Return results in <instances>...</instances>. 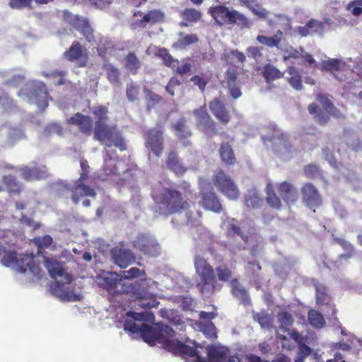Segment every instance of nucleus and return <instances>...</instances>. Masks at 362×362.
<instances>
[{
  "instance_id": "obj_1",
  "label": "nucleus",
  "mask_w": 362,
  "mask_h": 362,
  "mask_svg": "<svg viewBox=\"0 0 362 362\" xmlns=\"http://www.w3.org/2000/svg\"><path fill=\"white\" fill-rule=\"evenodd\" d=\"M124 329L132 334H140L144 341L151 346L159 344L162 348L175 356L194 358L197 356V349L174 339L175 332L169 326L159 322L153 327L142 324L139 326L132 320H126Z\"/></svg>"
},
{
  "instance_id": "obj_2",
  "label": "nucleus",
  "mask_w": 362,
  "mask_h": 362,
  "mask_svg": "<svg viewBox=\"0 0 362 362\" xmlns=\"http://www.w3.org/2000/svg\"><path fill=\"white\" fill-rule=\"evenodd\" d=\"M98 284L110 294H129L135 300L140 301V305L144 308H156L159 304L154 295L148 291L144 280L136 281L129 284L122 278L114 276L112 274L99 278Z\"/></svg>"
},
{
  "instance_id": "obj_3",
  "label": "nucleus",
  "mask_w": 362,
  "mask_h": 362,
  "mask_svg": "<svg viewBox=\"0 0 362 362\" xmlns=\"http://www.w3.org/2000/svg\"><path fill=\"white\" fill-rule=\"evenodd\" d=\"M184 193L174 187H162L154 189L151 193L153 201L161 205L168 215L180 214L190 209L187 196L192 193L191 186L185 182L183 186Z\"/></svg>"
},
{
  "instance_id": "obj_4",
  "label": "nucleus",
  "mask_w": 362,
  "mask_h": 362,
  "mask_svg": "<svg viewBox=\"0 0 362 362\" xmlns=\"http://www.w3.org/2000/svg\"><path fill=\"white\" fill-rule=\"evenodd\" d=\"M194 266L196 287L201 293L211 296L216 291L221 289V285L216 280L215 271L206 259L199 255H195Z\"/></svg>"
},
{
  "instance_id": "obj_5",
  "label": "nucleus",
  "mask_w": 362,
  "mask_h": 362,
  "mask_svg": "<svg viewBox=\"0 0 362 362\" xmlns=\"http://www.w3.org/2000/svg\"><path fill=\"white\" fill-rule=\"evenodd\" d=\"M209 13L219 26L236 25L240 29L250 28V20L235 9H230L224 4L211 6Z\"/></svg>"
},
{
  "instance_id": "obj_6",
  "label": "nucleus",
  "mask_w": 362,
  "mask_h": 362,
  "mask_svg": "<svg viewBox=\"0 0 362 362\" xmlns=\"http://www.w3.org/2000/svg\"><path fill=\"white\" fill-rule=\"evenodd\" d=\"M268 24L270 26H280L282 30H278L273 36L258 35L256 40L269 48H279L282 42L284 34L289 33L292 30L291 18L286 15L279 14L275 16L274 20H269Z\"/></svg>"
},
{
  "instance_id": "obj_7",
  "label": "nucleus",
  "mask_w": 362,
  "mask_h": 362,
  "mask_svg": "<svg viewBox=\"0 0 362 362\" xmlns=\"http://www.w3.org/2000/svg\"><path fill=\"white\" fill-rule=\"evenodd\" d=\"M93 137L95 140L107 147L115 146L121 151L127 150L125 140L115 125L106 124L94 128Z\"/></svg>"
},
{
  "instance_id": "obj_8",
  "label": "nucleus",
  "mask_w": 362,
  "mask_h": 362,
  "mask_svg": "<svg viewBox=\"0 0 362 362\" xmlns=\"http://www.w3.org/2000/svg\"><path fill=\"white\" fill-rule=\"evenodd\" d=\"M214 185L218 190L230 200H236L240 196L235 182L223 170H218L213 175Z\"/></svg>"
},
{
  "instance_id": "obj_9",
  "label": "nucleus",
  "mask_w": 362,
  "mask_h": 362,
  "mask_svg": "<svg viewBox=\"0 0 362 362\" xmlns=\"http://www.w3.org/2000/svg\"><path fill=\"white\" fill-rule=\"evenodd\" d=\"M164 129L162 126L150 128L144 134V145L153 154L159 158L164 150Z\"/></svg>"
},
{
  "instance_id": "obj_10",
  "label": "nucleus",
  "mask_w": 362,
  "mask_h": 362,
  "mask_svg": "<svg viewBox=\"0 0 362 362\" xmlns=\"http://www.w3.org/2000/svg\"><path fill=\"white\" fill-rule=\"evenodd\" d=\"M300 194L303 204L314 212L322 205V197L312 182H305L300 187Z\"/></svg>"
},
{
  "instance_id": "obj_11",
  "label": "nucleus",
  "mask_w": 362,
  "mask_h": 362,
  "mask_svg": "<svg viewBox=\"0 0 362 362\" xmlns=\"http://www.w3.org/2000/svg\"><path fill=\"white\" fill-rule=\"evenodd\" d=\"M18 171L21 172L22 178L28 182L44 180L49 177L47 166L38 165L36 162H33L30 166L20 167Z\"/></svg>"
},
{
  "instance_id": "obj_12",
  "label": "nucleus",
  "mask_w": 362,
  "mask_h": 362,
  "mask_svg": "<svg viewBox=\"0 0 362 362\" xmlns=\"http://www.w3.org/2000/svg\"><path fill=\"white\" fill-rule=\"evenodd\" d=\"M199 194L202 197V205L204 209L215 213H220L221 211L222 205L209 184L202 187Z\"/></svg>"
},
{
  "instance_id": "obj_13",
  "label": "nucleus",
  "mask_w": 362,
  "mask_h": 362,
  "mask_svg": "<svg viewBox=\"0 0 362 362\" xmlns=\"http://www.w3.org/2000/svg\"><path fill=\"white\" fill-rule=\"evenodd\" d=\"M64 57L70 62H75L78 67H85L88 63L86 49L78 41H74L71 47L64 52Z\"/></svg>"
},
{
  "instance_id": "obj_14",
  "label": "nucleus",
  "mask_w": 362,
  "mask_h": 362,
  "mask_svg": "<svg viewBox=\"0 0 362 362\" xmlns=\"http://www.w3.org/2000/svg\"><path fill=\"white\" fill-rule=\"evenodd\" d=\"M16 267V269L21 273L25 274L27 271H29L37 278L40 279L42 277L40 275L41 269L39 264H36L33 254L21 255L17 258Z\"/></svg>"
},
{
  "instance_id": "obj_15",
  "label": "nucleus",
  "mask_w": 362,
  "mask_h": 362,
  "mask_svg": "<svg viewBox=\"0 0 362 362\" xmlns=\"http://www.w3.org/2000/svg\"><path fill=\"white\" fill-rule=\"evenodd\" d=\"M29 98L40 108L45 110L48 106L49 99L46 85L42 82L35 83L30 90Z\"/></svg>"
},
{
  "instance_id": "obj_16",
  "label": "nucleus",
  "mask_w": 362,
  "mask_h": 362,
  "mask_svg": "<svg viewBox=\"0 0 362 362\" xmlns=\"http://www.w3.org/2000/svg\"><path fill=\"white\" fill-rule=\"evenodd\" d=\"M238 71L237 67L229 66L225 72V82L230 96L237 99L242 95L240 83L238 80Z\"/></svg>"
},
{
  "instance_id": "obj_17",
  "label": "nucleus",
  "mask_w": 362,
  "mask_h": 362,
  "mask_svg": "<svg viewBox=\"0 0 362 362\" xmlns=\"http://www.w3.org/2000/svg\"><path fill=\"white\" fill-rule=\"evenodd\" d=\"M313 286L315 290V301L317 305H329L332 308L330 316L337 318V310L335 305L332 303V298L328 294V290L325 285L320 284L318 281L314 282Z\"/></svg>"
},
{
  "instance_id": "obj_18",
  "label": "nucleus",
  "mask_w": 362,
  "mask_h": 362,
  "mask_svg": "<svg viewBox=\"0 0 362 362\" xmlns=\"http://www.w3.org/2000/svg\"><path fill=\"white\" fill-rule=\"evenodd\" d=\"M134 246L139 249L144 255L148 256H156L158 255V244L150 237L140 234L134 241Z\"/></svg>"
},
{
  "instance_id": "obj_19",
  "label": "nucleus",
  "mask_w": 362,
  "mask_h": 362,
  "mask_svg": "<svg viewBox=\"0 0 362 362\" xmlns=\"http://www.w3.org/2000/svg\"><path fill=\"white\" fill-rule=\"evenodd\" d=\"M209 109L214 116L222 124H227L230 119L229 112L220 98H214L209 103Z\"/></svg>"
},
{
  "instance_id": "obj_20",
  "label": "nucleus",
  "mask_w": 362,
  "mask_h": 362,
  "mask_svg": "<svg viewBox=\"0 0 362 362\" xmlns=\"http://www.w3.org/2000/svg\"><path fill=\"white\" fill-rule=\"evenodd\" d=\"M67 122L70 124L76 125L80 132L86 136H90L93 132V119L90 116L77 112L69 118Z\"/></svg>"
},
{
  "instance_id": "obj_21",
  "label": "nucleus",
  "mask_w": 362,
  "mask_h": 362,
  "mask_svg": "<svg viewBox=\"0 0 362 362\" xmlns=\"http://www.w3.org/2000/svg\"><path fill=\"white\" fill-rule=\"evenodd\" d=\"M111 255L114 262L121 268H126L135 261V256L129 250L115 247Z\"/></svg>"
},
{
  "instance_id": "obj_22",
  "label": "nucleus",
  "mask_w": 362,
  "mask_h": 362,
  "mask_svg": "<svg viewBox=\"0 0 362 362\" xmlns=\"http://www.w3.org/2000/svg\"><path fill=\"white\" fill-rule=\"evenodd\" d=\"M278 192L288 204H294L298 198L297 189L288 182H282L277 187Z\"/></svg>"
},
{
  "instance_id": "obj_23",
  "label": "nucleus",
  "mask_w": 362,
  "mask_h": 362,
  "mask_svg": "<svg viewBox=\"0 0 362 362\" xmlns=\"http://www.w3.org/2000/svg\"><path fill=\"white\" fill-rule=\"evenodd\" d=\"M71 199L75 204H77L81 198L84 197H95L96 192L93 188L83 183H74L71 189Z\"/></svg>"
},
{
  "instance_id": "obj_24",
  "label": "nucleus",
  "mask_w": 362,
  "mask_h": 362,
  "mask_svg": "<svg viewBox=\"0 0 362 362\" xmlns=\"http://www.w3.org/2000/svg\"><path fill=\"white\" fill-rule=\"evenodd\" d=\"M165 164L167 168L177 175L185 174L187 168L181 163L177 153L170 151L167 156Z\"/></svg>"
},
{
  "instance_id": "obj_25",
  "label": "nucleus",
  "mask_w": 362,
  "mask_h": 362,
  "mask_svg": "<svg viewBox=\"0 0 362 362\" xmlns=\"http://www.w3.org/2000/svg\"><path fill=\"white\" fill-rule=\"evenodd\" d=\"M117 158L116 151L105 149L103 151V171L107 176L119 174L118 170L115 165V159Z\"/></svg>"
},
{
  "instance_id": "obj_26",
  "label": "nucleus",
  "mask_w": 362,
  "mask_h": 362,
  "mask_svg": "<svg viewBox=\"0 0 362 362\" xmlns=\"http://www.w3.org/2000/svg\"><path fill=\"white\" fill-rule=\"evenodd\" d=\"M325 23L315 19H310L304 26L298 27V32L301 37H307L317 33H322Z\"/></svg>"
},
{
  "instance_id": "obj_27",
  "label": "nucleus",
  "mask_w": 362,
  "mask_h": 362,
  "mask_svg": "<svg viewBox=\"0 0 362 362\" xmlns=\"http://www.w3.org/2000/svg\"><path fill=\"white\" fill-rule=\"evenodd\" d=\"M230 285L233 296L239 299L243 304L246 305L250 302V297L247 290L240 285L237 278L230 279Z\"/></svg>"
},
{
  "instance_id": "obj_28",
  "label": "nucleus",
  "mask_w": 362,
  "mask_h": 362,
  "mask_svg": "<svg viewBox=\"0 0 362 362\" xmlns=\"http://www.w3.org/2000/svg\"><path fill=\"white\" fill-rule=\"evenodd\" d=\"M75 24L76 28L81 32L88 42H92L95 41L93 30L87 18L77 17Z\"/></svg>"
},
{
  "instance_id": "obj_29",
  "label": "nucleus",
  "mask_w": 362,
  "mask_h": 362,
  "mask_svg": "<svg viewBox=\"0 0 362 362\" xmlns=\"http://www.w3.org/2000/svg\"><path fill=\"white\" fill-rule=\"evenodd\" d=\"M218 151L221 161L225 165H232L235 163V156L231 145L228 142H222Z\"/></svg>"
},
{
  "instance_id": "obj_30",
  "label": "nucleus",
  "mask_w": 362,
  "mask_h": 362,
  "mask_svg": "<svg viewBox=\"0 0 362 362\" xmlns=\"http://www.w3.org/2000/svg\"><path fill=\"white\" fill-rule=\"evenodd\" d=\"M284 73L281 72L274 65L266 64L262 69L261 75L265 79L267 83H271L274 81L283 78Z\"/></svg>"
},
{
  "instance_id": "obj_31",
  "label": "nucleus",
  "mask_w": 362,
  "mask_h": 362,
  "mask_svg": "<svg viewBox=\"0 0 362 362\" xmlns=\"http://www.w3.org/2000/svg\"><path fill=\"white\" fill-rule=\"evenodd\" d=\"M172 128L177 137L180 139L189 138L192 134L191 129L187 125V121L184 117L179 118L178 120L173 124Z\"/></svg>"
},
{
  "instance_id": "obj_32",
  "label": "nucleus",
  "mask_w": 362,
  "mask_h": 362,
  "mask_svg": "<svg viewBox=\"0 0 362 362\" xmlns=\"http://www.w3.org/2000/svg\"><path fill=\"white\" fill-rule=\"evenodd\" d=\"M103 69L105 71L108 81L112 85L121 84V72L119 69L111 63H105Z\"/></svg>"
},
{
  "instance_id": "obj_33",
  "label": "nucleus",
  "mask_w": 362,
  "mask_h": 362,
  "mask_svg": "<svg viewBox=\"0 0 362 362\" xmlns=\"http://www.w3.org/2000/svg\"><path fill=\"white\" fill-rule=\"evenodd\" d=\"M124 67L132 74L136 75L141 67V63L136 54L129 52L124 57Z\"/></svg>"
},
{
  "instance_id": "obj_34",
  "label": "nucleus",
  "mask_w": 362,
  "mask_h": 362,
  "mask_svg": "<svg viewBox=\"0 0 362 362\" xmlns=\"http://www.w3.org/2000/svg\"><path fill=\"white\" fill-rule=\"evenodd\" d=\"M308 110L309 113L313 115L315 121L320 125L325 126L329 122V115L324 112L316 103L310 104Z\"/></svg>"
},
{
  "instance_id": "obj_35",
  "label": "nucleus",
  "mask_w": 362,
  "mask_h": 362,
  "mask_svg": "<svg viewBox=\"0 0 362 362\" xmlns=\"http://www.w3.org/2000/svg\"><path fill=\"white\" fill-rule=\"evenodd\" d=\"M180 16L183 21L185 22H182V26H188L190 23H197L202 18V14L201 11L193 8H187L184 9L181 13Z\"/></svg>"
},
{
  "instance_id": "obj_36",
  "label": "nucleus",
  "mask_w": 362,
  "mask_h": 362,
  "mask_svg": "<svg viewBox=\"0 0 362 362\" xmlns=\"http://www.w3.org/2000/svg\"><path fill=\"white\" fill-rule=\"evenodd\" d=\"M2 182L10 194H19L22 192L23 185L15 176L4 175Z\"/></svg>"
},
{
  "instance_id": "obj_37",
  "label": "nucleus",
  "mask_w": 362,
  "mask_h": 362,
  "mask_svg": "<svg viewBox=\"0 0 362 362\" xmlns=\"http://www.w3.org/2000/svg\"><path fill=\"white\" fill-rule=\"evenodd\" d=\"M45 266L48 270L50 276L57 279L58 276H62L64 274V269L60 262L52 258L45 259Z\"/></svg>"
},
{
  "instance_id": "obj_38",
  "label": "nucleus",
  "mask_w": 362,
  "mask_h": 362,
  "mask_svg": "<svg viewBox=\"0 0 362 362\" xmlns=\"http://www.w3.org/2000/svg\"><path fill=\"white\" fill-rule=\"evenodd\" d=\"M164 20V14L160 10H151L146 13L139 23L142 28H146L148 23L154 25Z\"/></svg>"
},
{
  "instance_id": "obj_39",
  "label": "nucleus",
  "mask_w": 362,
  "mask_h": 362,
  "mask_svg": "<svg viewBox=\"0 0 362 362\" xmlns=\"http://www.w3.org/2000/svg\"><path fill=\"white\" fill-rule=\"evenodd\" d=\"M108 112V108L106 106L98 105L93 107L92 113L95 119V128L107 124L109 119Z\"/></svg>"
},
{
  "instance_id": "obj_40",
  "label": "nucleus",
  "mask_w": 362,
  "mask_h": 362,
  "mask_svg": "<svg viewBox=\"0 0 362 362\" xmlns=\"http://www.w3.org/2000/svg\"><path fill=\"white\" fill-rule=\"evenodd\" d=\"M287 72L290 76L287 81L296 90H301L303 88L302 76L298 70L293 66H288Z\"/></svg>"
},
{
  "instance_id": "obj_41",
  "label": "nucleus",
  "mask_w": 362,
  "mask_h": 362,
  "mask_svg": "<svg viewBox=\"0 0 362 362\" xmlns=\"http://www.w3.org/2000/svg\"><path fill=\"white\" fill-rule=\"evenodd\" d=\"M267 202L273 209L279 210L281 208V202L276 195L272 184L269 183L266 187Z\"/></svg>"
},
{
  "instance_id": "obj_42",
  "label": "nucleus",
  "mask_w": 362,
  "mask_h": 362,
  "mask_svg": "<svg viewBox=\"0 0 362 362\" xmlns=\"http://www.w3.org/2000/svg\"><path fill=\"white\" fill-rule=\"evenodd\" d=\"M308 320L310 325L317 329L322 328L325 325L322 315L317 310L311 309L308 313Z\"/></svg>"
},
{
  "instance_id": "obj_43",
  "label": "nucleus",
  "mask_w": 362,
  "mask_h": 362,
  "mask_svg": "<svg viewBox=\"0 0 362 362\" xmlns=\"http://www.w3.org/2000/svg\"><path fill=\"white\" fill-rule=\"evenodd\" d=\"M234 235H239L245 243L248 242V236L243 233L241 228L235 223V220L233 218L227 225L226 236L232 238Z\"/></svg>"
},
{
  "instance_id": "obj_44",
  "label": "nucleus",
  "mask_w": 362,
  "mask_h": 362,
  "mask_svg": "<svg viewBox=\"0 0 362 362\" xmlns=\"http://www.w3.org/2000/svg\"><path fill=\"white\" fill-rule=\"evenodd\" d=\"M303 173L309 179L322 178L323 172L319 165L315 163H310L304 166Z\"/></svg>"
},
{
  "instance_id": "obj_45",
  "label": "nucleus",
  "mask_w": 362,
  "mask_h": 362,
  "mask_svg": "<svg viewBox=\"0 0 362 362\" xmlns=\"http://www.w3.org/2000/svg\"><path fill=\"white\" fill-rule=\"evenodd\" d=\"M114 49V45L111 40L106 38H101L98 44L97 52L100 57L105 59L108 52Z\"/></svg>"
},
{
  "instance_id": "obj_46",
  "label": "nucleus",
  "mask_w": 362,
  "mask_h": 362,
  "mask_svg": "<svg viewBox=\"0 0 362 362\" xmlns=\"http://www.w3.org/2000/svg\"><path fill=\"white\" fill-rule=\"evenodd\" d=\"M193 115L196 117V126L197 128L211 119V117L207 112L206 106H201L199 108L193 110Z\"/></svg>"
},
{
  "instance_id": "obj_47",
  "label": "nucleus",
  "mask_w": 362,
  "mask_h": 362,
  "mask_svg": "<svg viewBox=\"0 0 362 362\" xmlns=\"http://www.w3.org/2000/svg\"><path fill=\"white\" fill-rule=\"evenodd\" d=\"M223 57L227 63H232L235 59L236 62L243 64L246 60L244 53L238 49H230L224 53Z\"/></svg>"
},
{
  "instance_id": "obj_48",
  "label": "nucleus",
  "mask_w": 362,
  "mask_h": 362,
  "mask_svg": "<svg viewBox=\"0 0 362 362\" xmlns=\"http://www.w3.org/2000/svg\"><path fill=\"white\" fill-rule=\"evenodd\" d=\"M199 41L196 34H187L178 39L175 46L180 48H186L187 46Z\"/></svg>"
},
{
  "instance_id": "obj_49",
  "label": "nucleus",
  "mask_w": 362,
  "mask_h": 362,
  "mask_svg": "<svg viewBox=\"0 0 362 362\" xmlns=\"http://www.w3.org/2000/svg\"><path fill=\"white\" fill-rule=\"evenodd\" d=\"M341 62L338 59L329 58L327 60L323 61L322 64V71H327L333 73L334 71L340 69Z\"/></svg>"
},
{
  "instance_id": "obj_50",
  "label": "nucleus",
  "mask_w": 362,
  "mask_h": 362,
  "mask_svg": "<svg viewBox=\"0 0 362 362\" xmlns=\"http://www.w3.org/2000/svg\"><path fill=\"white\" fill-rule=\"evenodd\" d=\"M207 355L210 362H214V360L220 362L226 356V353L214 346H211L207 349Z\"/></svg>"
},
{
  "instance_id": "obj_51",
  "label": "nucleus",
  "mask_w": 362,
  "mask_h": 362,
  "mask_svg": "<svg viewBox=\"0 0 362 362\" xmlns=\"http://www.w3.org/2000/svg\"><path fill=\"white\" fill-rule=\"evenodd\" d=\"M216 272L218 280L221 281H228L232 276V271L226 264L216 267Z\"/></svg>"
},
{
  "instance_id": "obj_52",
  "label": "nucleus",
  "mask_w": 362,
  "mask_h": 362,
  "mask_svg": "<svg viewBox=\"0 0 362 362\" xmlns=\"http://www.w3.org/2000/svg\"><path fill=\"white\" fill-rule=\"evenodd\" d=\"M335 242L338 243L347 253L341 255V258H350L352 257L354 252V248L353 245L344 239L337 238L334 239Z\"/></svg>"
},
{
  "instance_id": "obj_53",
  "label": "nucleus",
  "mask_w": 362,
  "mask_h": 362,
  "mask_svg": "<svg viewBox=\"0 0 362 362\" xmlns=\"http://www.w3.org/2000/svg\"><path fill=\"white\" fill-rule=\"evenodd\" d=\"M157 56L162 59L164 65L168 67H170L173 62H177L170 54L168 49L165 47L158 49Z\"/></svg>"
},
{
  "instance_id": "obj_54",
  "label": "nucleus",
  "mask_w": 362,
  "mask_h": 362,
  "mask_svg": "<svg viewBox=\"0 0 362 362\" xmlns=\"http://www.w3.org/2000/svg\"><path fill=\"white\" fill-rule=\"evenodd\" d=\"M198 129H199L202 132L207 135L214 136L218 134L216 123L212 118L202 124Z\"/></svg>"
},
{
  "instance_id": "obj_55",
  "label": "nucleus",
  "mask_w": 362,
  "mask_h": 362,
  "mask_svg": "<svg viewBox=\"0 0 362 362\" xmlns=\"http://www.w3.org/2000/svg\"><path fill=\"white\" fill-rule=\"evenodd\" d=\"M245 199L246 206L254 209L260 207L262 203V199L255 192L247 194Z\"/></svg>"
},
{
  "instance_id": "obj_56",
  "label": "nucleus",
  "mask_w": 362,
  "mask_h": 362,
  "mask_svg": "<svg viewBox=\"0 0 362 362\" xmlns=\"http://www.w3.org/2000/svg\"><path fill=\"white\" fill-rule=\"evenodd\" d=\"M254 319L257 321L262 327L270 328L272 325L271 317L265 313H258L254 315Z\"/></svg>"
},
{
  "instance_id": "obj_57",
  "label": "nucleus",
  "mask_w": 362,
  "mask_h": 362,
  "mask_svg": "<svg viewBox=\"0 0 362 362\" xmlns=\"http://www.w3.org/2000/svg\"><path fill=\"white\" fill-rule=\"evenodd\" d=\"M17 258V254L15 251L6 250L4 255L2 256L1 262L5 267H8L13 264L16 265Z\"/></svg>"
},
{
  "instance_id": "obj_58",
  "label": "nucleus",
  "mask_w": 362,
  "mask_h": 362,
  "mask_svg": "<svg viewBox=\"0 0 362 362\" xmlns=\"http://www.w3.org/2000/svg\"><path fill=\"white\" fill-rule=\"evenodd\" d=\"M278 320L281 325V327L286 329L293 323L292 315L287 312L279 313L278 315Z\"/></svg>"
},
{
  "instance_id": "obj_59",
  "label": "nucleus",
  "mask_w": 362,
  "mask_h": 362,
  "mask_svg": "<svg viewBox=\"0 0 362 362\" xmlns=\"http://www.w3.org/2000/svg\"><path fill=\"white\" fill-rule=\"evenodd\" d=\"M52 238L50 235H46L42 238H35L34 242L38 247V253L41 249L47 248L52 243Z\"/></svg>"
},
{
  "instance_id": "obj_60",
  "label": "nucleus",
  "mask_w": 362,
  "mask_h": 362,
  "mask_svg": "<svg viewBox=\"0 0 362 362\" xmlns=\"http://www.w3.org/2000/svg\"><path fill=\"white\" fill-rule=\"evenodd\" d=\"M190 81L192 82L194 86H197L201 92L204 93L209 80L204 76L194 75L191 77Z\"/></svg>"
},
{
  "instance_id": "obj_61",
  "label": "nucleus",
  "mask_w": 362,
  "mask_h": 362,
  "mask_svg": "<svg viewBox=\"0 0 362 362\" xmlns=\"http://www.w3.org/2000/svg\"><path fill=\"white\" fill-rule=\"evenodd\" d=\"M31 0H10L8 6L13 9L21 10L25 8L31 7Z\"/></svg>"
},
{
  "instance_id": "obj_62",
  "label": "nucleus",
  "mask_w": 362,
  "mask_h": 362,
  "mask_svg": "<svg viewBox=\"0 0 362 362\" xmlns=\"http://www.w3.org/2000/svg\"><path fill=\"white\" fill-rule=\"evenodd\" d=\"M347 9L355 16L362 13V0H354L347 5Z\"/></svg>"
},
{
  "instance_id": "obj_63",
  "label": "nucleus",
  "mask_w": 362,
  "mask_h": 362,
  "mask_svg": "<svg viewBox=\"0 0 362 362\" xmlns=\"http://www.w3.org/2000/svg\"><path fill=\"white\" fill-rule=\"evenodd\" d=\"M180 85L181 82L177 78L171 77L165 86V90L170 96H174L176 88Z\"/></svg>"
},
{
  "instance_id": "obj_64",
  "label": "nucleus",
  "mask_w": 362,
  "mask_h": 362,
  "mask_svg": "<svg viewBox=\"0 0 362 362\" xmlns=\"http://www.w3.org/2000/svg\"><path fill=\"white\" fill-rule=\"evenodd\" d=\"M144 92L145 94L146 99L152 103L153 105L156 103H158L162 100V98L159 96L158 94L153 93L152 90H149L147 88H144Z\"/></svg>"
}]
</instances>
